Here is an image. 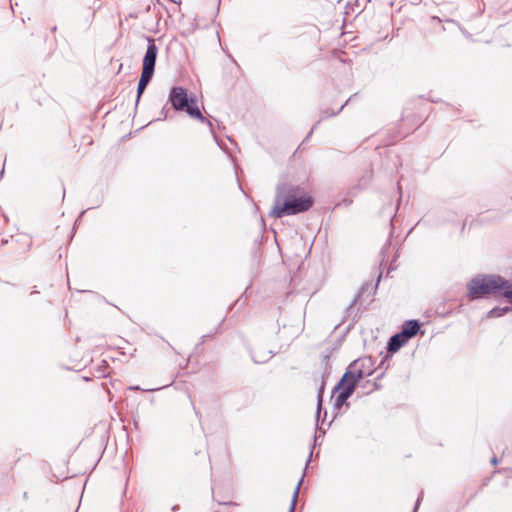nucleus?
I'll return each instance as SVG.
<instances>
[{
	"mask_svg": "<svg viewBox=\"0 0 512 512\" xmlns=\"http://www.w3.org/2000/svg\"><path fill=\"white\" fill-rule=\"evenodd\" d=\"M373 372L374 363L371 357H362L352 362L335 388V405L340 408L353 394L358 381L372 375Z\"/></svg>",
	"mask_w": 512,
	"mask_h": 512,
	"instance_id": "nucleus-1",
	"label": "nucleus"
},
{
	"mask_svg": "<svg viewBox=\"0 0 512 512\" xmlns=\"http://www.w3.org/2000/svg\"><path fill=\"white\" fill-rule=\"evenodd\" d=\"M313 205V199L308 194L301 193L299 188H288L278 192L275 205L270 215L274 218H282L305 212Z\"/></svg>",
	"mask_w": 512,
	"mask_h": 512,
	"instance_id": "nucleus-2",
	"label": "nucleus"
},
{
	"mask_svg": "<svg viewBox=\"0 0 512 512\" xmlns=\"http://www.w3.org/2000/svg\"><path fill=\"white\" fill-rule=\"evenodd\" d=\"M507 284V281L495 276L473 279L468 284V296L472 300L477 299L502 290Z\"/></svg>",
	"mask_w": 512,
	"mask_h": 512,
	"instance_id": "nucleus-3",
	"label": "nucleus"
},
{
	"mask_svg": "<svg viewBox=\"0 0 512 512\" xmlns=\"http://www.w3.org/2000/svg\"><path fill=\"white\" fill-rule=\"evenodd\" d=\"M170 101L175 110H185L191 118L204 122L205 118L197 106V101L194 98H188L184 88L174 87L170 93Z\"/></svg>",
	"mask_w": 512,
	"mask_h": 512,
	"instance_id": "nucleus-4",
	"label": "nucleus"
},
{
	"mask_svg": "<svg viewBox=\"0 0 512 512\" xmlns=\"http://www.w3.org/2000/svg\"><path fill=\"white\" fill-rule=\"evenodd\" d=\"M157 51V47L154 43H151L147 47L146 54L143 59L142 72L153 75Z\"/></svg>",
	"mask_w": 512,
	"mask_h": 512,
	"instance_id": "nucleus-5",
	"label": "nucleus"
},
{
	"mask_svg": "<svg viewBox=\"0 0 512 512\" xmlns=\"http://www.w3.org/2000/svg\"><path fill=\"white\" fill-rule=\"evenodd\" d=\"M408 338H405L401 332L392 336L388 342V351L391 353L397 352L402 346L408 342Z\"/></svg>",
	"mask_w": 512,
	"mask_h": 512,
	"instance_id": "nucleus-6",
	"label": "nucleus"
},
{
	"mask_svg": "<svg viewBox=\"0 0 512 512\" xmlns=\"http://www.w3.org/2000/svg\"><path fill=\"white\" fill-rule=\"evenodd\" d=\"M420 330V325L416 320H410L403 324L401 334L408 339L414 337Z\"/></svg>",
	"mask_w": 512,
	"mask_h": 512,
	"instance_id": "nucleus-7",
	"label": "nucleus"
},
{
	"mask_svg": "<svg viewBox=\"0 0 512 512\" xmlns=\"http://www.w3.org/2000/svg\"><path fill=\"white\" fill-rule=\"evenodd\" d=\"M152 76L153 75L148 74V73H144V72L141 73V77H140V80L138 83V89H137L138 98L144 92V90H145L146 86L148 85V83L150 82Z\"/></svg>",
	"mask_w": 512,
	"mask_h": 512,
	"instance_id": "nucleus-8",
	"label": "nucleus"
},
{
	"mask_svg": "<svg viewBox=\"0 0 512 512\" xmlns=\"http://www.w3.org/2000/svg\"><path fill=\"white\" fill-rule=\"evenodd\" d=\"M504 295L512 303V291H505Z\"/></svg>",
	"mask_w": 512,
	"mask_h": 512,
	"instance_id": "nucleus-9",
	"label": "nucleus"
},
{
	"mask_svg": "<svg viewBox=\"0 0 512 512\" xmlns=\"http://www.w3.org/2000/svg\"><path fill=\"white\" fill-rule=\"evenodd\" d=\"M492 462H493V464H496V463H497L496 458H494V459L492 460Z\"/></svg>",
	"mask_w": 512,
	"mask_h": 512,
	"instance_id": "nucleus-10",
	"label": "nucleus"
}]
</instances>
